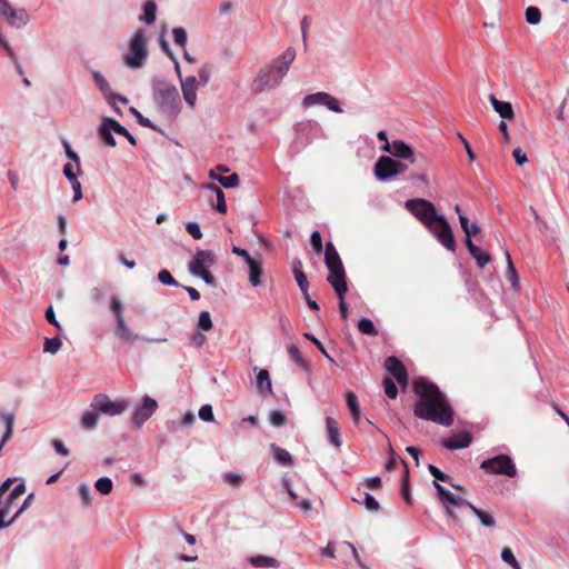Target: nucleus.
<instances>
[{"instance_id":"41","label":"nucleus","mask_w":569,"mask_h":569,"mask_svg":"<svg viewBox=\"0 0 569 569\" xmlns=\"http://www.w3.org/2000/svg\"><path fill=\"white\" fill-rule=\"evenodd\" d=\"M212 327H213V323H212L211 316H210L209 311H201L199 313L197 328L202 331H209L212 329Z\"/></svg>"},{"instance_id":"46","label":"nucleus","mask_w":569,"mask_h":569,"mask_svg":"<svg viewBox=\"0 0 569 569\" xmlns=\"http://www.w3.org/2000/svg\"><path fill=\"white\" fill-rule=\"evenodd\" d=\"M286 420H287L286 416L279 410H273L269 415V422L271 426H273L276 428H280V427L284 426Z\"/></svg>"},{"instance_id":"3","label":"nucleus","mask_w":569,"mask_h":569,"mask_svg":"<svg viewBox=\"0 0 569 569\" xmlns=\"http://www.w3.org/2000/svg\"><path fill=\"white\" fill-rule=\"evenodd\" d=\"M296 59V50L288 48L282 54L262 67L252 82V90L257 93L273 89L280 84Z\"/></svg>"},{"instance_id":"22","label":"nucleus","mask_w":569,"mask_h":569,"mask_svg":"<svg viewBox=\"0 0 569 569\" xmlns=\"http://www.w3.org/2000/svg\"><path fill=\"white\" fill-rule=\"evenodd\" d=\"M6 19L8 20L9 24L11 27L17 28V29L24 27L30 20L27 10L22 9V8H20V9L12 8V10H10V12L6 17Z\"/></svg>"},{"instance_id":"10","label":"nucleus","mask_w":569,"mask_h":569,"mask_svg":"<svg viewBox=\"0 0 569 569\" xmlns=\"http://www.w3.org/2000/svg\"><path fill=\"white\" fill-rule=\"evenodd\" d=\"M90 407L102 415L110 417L119 416L129 408L126 400L113 401L104 393H98L93 397Z\"/></svg>"},{"instance_id":"61","label":"nucleus","mask_w":569,"mask_h":569,"mask_svg":"<svg viewBox=\"0 0 569 569\" xmlns=\"http://www.w3.org/2000/svg\"><path fill=\"white\" fill-rule=\"evenodd\" d=\"M347 407L353 420H356V395L353 392L347 393Z\"/></svg>"},{"instance_id":"60","label":"nucleus","mask_w":569,"mask_h":569,"mask_svg":"<svg viewBox=\"0 0 569 569\" xmlns=\"http://www.w3.org/2000/svg\"><path fill=\"white\" fill-rule=\"evenodd\" d=\"M46 319L49 323H51L52 326H54L59 331L62 330V327L60 325V322L57 320L56 318V315H54V311H53V308L52 307H49L47 310H46Z\"/></svg>"},{"instance_id":"6","label":"nucleus","mask_w":569,"mask_h":569,"mask_svg":"<svg viewBox=\"0 0 569 569\" xmlns=\"http://www.w3.org/2000/svg\"><path fill=\"white\" fill-rule=\"evenodd\" d=\"M110 311L116 320V335L123 341L133 343L138 340L146 341L149 343H161L166 342L167 338H149L134 333L127 325L124 319V307L119 296L113 295L110 298L109 303Z\"/></svg>"},{"instance_id":"2","label":"nucleus","mask_w":569,"mask_h":569,"mask_svg":"<svg viewBox=\"0 0 569 569\" xmlns=\"http://www.w3.org/2000/svg\"><path fill=\"white\" fill-rule=\"evenodd\" d=\"M405 207L446 249L452 252L456 250L457 246L452 229L447 219L442 214L437 213L432 202L422 198H415L407 200Z\"/></svg>"},{"instance_id":"1","label":"nucleus","mask_w":569,"mask_h":569,"mask_svg":"<svg viewBox=\"0 0 569 569\" xmlns=\"http://www.w3.org/2000/svg\"><path fill=\"white\" fill-rule=\"evenodd\" d=\"M413 390L418 396L415 415L423 420L433 421L445 427L453 422V412L439 388L426 380L416 381Z\"/></svg>"},{"instance_id":"15","label":"nucleus","mask_w":569,"mask_h":569,"mask_svg":"<svg viewBox=\"0 0 569 569\" xmlns=\"http://www.w3.org/2000/svg\"><path fill=\"white\" fill-rule=\"evenodd\" d=\"M435 487H436L437 492L440 496L443 505L447 508V513L449 517H452V518L455 517L450 507H468L470 509V505H472V503L469 502L468 500L451 493L445 487L439 485L437 481H435Z\"/></svg>"},{"instance_id":"18","label":"nucleus","mask_w":569,"mask_h":569,"mask_svg":"<svg viewBox=\"0 0 569 569\" xmlns=\"http://www.w3.org/2000/svg\"><path fill=\"white\" fill-rule=\"evenodd\" d=\"M472 441L469 432L456 433L442 441V445L449 450L463 449L470 446Z\"/></svg>"},{"instance_id":"49","label":"nucleus","mask_w":569,"mask_h":569,"mask_svg":"<svg viewBox=\"0 0 569 569\" xmlns=\"http://www.w3.org/2000/svg\"><path fill=\"white\" fill-rule=\"evenodd\" d=\"M111 124L113 126L114 133L126 137L132 146L137 143L136 138L117 120L116 122H111Z\"/></svg>"},{"instance_id":"16","label":"nucleus","mask_w":569,"mask_h":569,"mask_svg":"<svg viewBox=\"0 0 569 569\" xmlns=\"http://www.w3.org/2000/svg\"><path fill=\"white\" fill-rule=\"evenodd\" d=\"M386 370L397 380V382L405 389L408 385V373L401 361L390 356L385 360Z\"/></svg>"},{"instance_id":"32","label":"nucleus","mask_w":569,"mask_h":569,"mask_svg":"<svg viewBox=\"0 0 569 569\" xmlns=\"http://www.w3.org/2000/svg\"><path fill=\"white\" fill-rule=\"evenodd\" d=\"M358 331L370 337H376L379 333L376 325L368 318H361L358 320Z\"/></svg>"},{"instance_id":"37","label":"nucleus","mask_w":569,"mask_h":569,"mask_svg":"<svg viewBox=\"0 0 569 569\" xmlns=\"http://www.w3.org/2000/svg\"><path fill=\"white\" fill-rule=\"evenodd\" d=\"M506 259H507V271H506V278L511 283L513 288H518L519 286V278L516 271V268L512 263L511 257L508 251H506Z\"/></svg>"},{"instance_id":"47","label":"nucleus","mask_w":569,"mask_h":569,"mask_svg":"<svg viewBox=\"0 0 569 569\" xmlns=\"http://www.w3.org/2000/svg\"><path fill=\"white\" fill-rule=\"evenodd\" d=\"M385 393L390 399H396L398 396V389L391 378L386 377L383 379Z\"/></svg>"},{"instance_id":"54","label":"nucleus","mask_w":569,"mask_h":569,"mask_svg":"<svg viewBox=\"0 0 569 569\" xmlns=\"http://www.w3.org/2000/svg\"><path fill=\"white\" fill-rule=\"evenodd\" d=\"M63 146H64V150H66V156L76 163V168L78 171H80V158L79 156L77 154L76 151L72 150V148L70 147L69 142L64 141L63 142Z\"/></svg>"},{"instance_id":"26","label":"nucleus","mask_w":569,"mask_h":569,"mask_svg":"<svg viewBox=\"0 0 569 569\" xmlns=\"http://www.w3.org/2000/svg\"><path fill=\"white\" fill-rule=\"evenodd\" d=\"M327 433L330 443L339 448L341 446L340 429L336 419L327 417L326 419Z\"/></svg>"},{"instance_id":"45","label":"nucleus","mask_w":569,"mask_h":569,"mask_svg":"<svg viewBox=\"0 0 569 569\" xmlns=\"http://www.w3.org/2000/svg\"><path fill=\"white\" fill-rule=\"evenodd\" d=\"M158 280L166 286L180 287V283L171 276L167 269H162L158 273Z\"/></svg>"},{"instance_id":"7","label":"nucleus","mask_w":569,"mask_h":569,"mask_svg":"<svg viewBox=\"0 0 569 569\" xmlns=\"http://www.w3.org/2000/svg\"><path fill=\"white\" fill-rule=\"evenodd\" d=\"M216 261L217 257L212 251L199 249L188 263V270L192 276L201 278L207 284L214 287L217 281L210 272V268Z\"/></svg>"},{"instance_id":"23","label":"nucleus","mask_w":569,"mask_h":569,"mask_svg":"<svg viewBox=\"0 0 569 569\" xmlns=\"http://www.w3.org/2000/svg\"><path fill=\"white\" fill-rule=\"evenodd\" d=\"M203 188L208 192V198L210 201H212V196H216V210L220 213H226L227 204L223 191L216 184H206Z\"/></svg>"},{"instance_id":"28","label":"nucleus","mask_w":569,"mask_h":569,"mask_svg":"<svg viewBox=\"0 0 569 569\" xmlns=\"http://www.w3.org/2000/svg\"><path fill=\"white\" fill-rule=\"evenodd\" d=\"M143 13L139 20L146 24H153L157 19V4L153 0H148L142 6Z\"/></svg>"},{"instance_id":"52","label":"nucleus","mask_w":569,"mask_h":569,"mask_svg":"<svg viewBox=\"0 0 569 569\" xmlns=\"http://www.w3.org/2000/svg\"><path fill=\"white\" fill-rule=\"evenodd\" d=\"M186 230L196 240H199L202 238V232H201L200 226L196 221H189L186 224Z\"/></svg>"},{"instance_id":"43","label":"nucleus","mask_w":569,"mask_h":569,"mask_svg":"<svg viewBox=\"0 0 569 569\" xmlns=\"http://www.w3.org/2000/svg\"><path fill=\"white\" fill-rule=\"evenodd\" d=\"M172 36L174 43L184 49L188 40L187 31L181 27H176L172 29Z\"/></svg>"},{"instance_id":"8","label":"nucleus","mask_w":569,"mask_h":569,"mask_svg":"<svg viewBox=\"0 0 569 569\" xmlns=\"http://www.w3.org/2000/svg\"><path fill=\"white\" fill-rule=\"evenodd\" d=\"M148 57L147 38L142 29H138L132 34L129 49L123 57L124 64L131 69H139L144 66Z\"/></svg>"},{"instance_id":"51","label":"nucleus","mask_w":569,"mask_h":569,"mask_svg":"<svg viewBox=\"0 0 569 569\" xmlns=\"http://www.w3.org/2000/svg\"><path fill=\"white\" fill-rule=\"evenodd\" d=\"M295 279L297 281V284H298L299 289L303 293V296H307L309 283H308L307 277L303 273V271L302 270H298L296 272Z\"/></svg>"},{"instance_id":"4","label":"nucleus","mask_w":569,"mask_h":569,"mask_svg":"<svg viewBox=\"0 0 569 569\" xmlns=\"http://www.w3.org/2000/svg\"><path fill=\"white\" fill-rule=\"evenodd\" d=\"M325 263L329 270L328 282L333 288L339 298V311L342 320L348 319V307L345 301V293L347 292L346 272L340 259V256L332 242L326 243L325 249Z\"/></svg>"},{"instance_id":"53","label":"nucleus","mask_w":569,"mask_h":569,"mask_svg":"<svg viewBox=\"0 0 569 569\" xmlns=\"http://www.w3.org/2000/svg\"><path fill=\"white\" fill-rule=\"evenodd\" d=\"M199 418L206 422H211L214 419L212 407L210 405H203L199 409Z\"/></svg>"},{"instance_id":"30","label":"nucleus","mask_w":569,"mask_h":569,"mask_svg":"<svg viewBox=\"0 0 569 569\" xmlns=\"http://www.w3.org/2000/svg\"><path fill=\"white\" fill-rule=\"evenodd\" d=\"M470 510L477 516L482 526L487 528H493L496 526V519L490 512L479 509L473 505H470Z\"/></svg>"},{"instance_id":"56","label":"nucleus","mask_w":569,"mask_h":569,"mask_svg":"<svg viewBox=\"0 0 569 569\" xmlns=\"http://www.w3.org/2000/svg\"><path fill=\"white\" fill-rule=\"evenodd\" d=\"M363 485L369 490H379L382 486V480L380 477H371V478H367L365 480Z\"/></svg>"},{"instance_id":"36","label":"nucleus","mask_w":569,"mask_h":569,"mask_svg":"<svg viewBox=\"0 0 569 569\" xmlns=\"http://www.w3.org/2000/svg\"><path fill=\"white\" fill-rule=\"evenodd\" d=\"M271 448L274 453V459L282 466L292 465V456L283 448L278 447L276 445H271Z\"/></svg>"},{"instance_id":"17","label":"nucleus","mask_w":569,"mask_h":569,"mask_svg":"<svg viewBox=\"0 0 569 569\" xmlns=\"http://www.w3.org/2000/svg\"><path fill=\"white\" fill-rule=\"evenodd\" d=\"M180 84L184 101L190 108H193L197 101V78L194 76H189L186 79H181Z\"/></svg>"},{"instance_id":"50","label":"nucleus","mask_w":569,"mask_h":569,"mask_svg":"<svg viewBox=\"0 0 569 569\" xmlns=\"http://www.w3.org/2000/svg\"><path fill=\"white\" fill-rule=\"evenodd\" d=\"M310 242L313 248V251L317 254L322 253L323 247H322V239L319 231L315 230L310 236Z\"/></svg>"},{"instance_id":"9","label":"nucleus","mask_w":569,"mask_h":569,"mask_svg":"<svg viewBox=\"0 0 569 569\" xmlns=\"http://www.w3.org/2000/svg\"><path fill=\"white\" fill-rule=\"evenodd\" d=\"M408 170V166L389 156H381L375 163V174L380 181H388Z\"/></svg>"},{"instance_id":"48","label":"nucleus","mask_w":569,"mask_h":569,"mask_svg":"<svg viewBox=\"0 0 569 569\" xmlns=\"http://www.w3.org/2000/svg\"><path fill=\"white\" fill-rule=\"evenodd\" d=\"M78 493L81 499L83 507H89L91 505V491L88 485L82 483L78 487Z\"/></svg>"},{"instance_id":"19","label":"nucleus","mask_w":569,"mask_h":569,"mask_svg":"<svg viewBox=\"0 0 569 569\" xmlns=\"http://www.w3.org/2000/svg\"><path fill=\"white\" fill-rule=\"evenodd\" d=\"M111 122H116V120L112 118H108V117L102 118L98 133H99L100 139L107 146L114 147L117 142L113 137L114 130H113V126L111 124Z\"/></svg>"},{"instance_id":"21","label":"nucleus","mask_w":569,"mask_h":569,"mask_svg":"<svg viewBox=\"0 0 569 569\" xmlns=\"http://www.w3.org/2000/svg\"><path fill=\"white\" fill-rule=\"evenodd\" d=\"M91 76L94 84L100 90V92L107 98L108 102H112L114 93L111 90V87L104 76L98 70H91Z\"/></svg>"},{"instance_id":"59","label":"nucleus","mask_w":569,"mask_h":569,"mask_svg":"<svg viewBox=\"0 0 569 569\" xmlns=\"http://www.w3.org/2000/svg\"><path fill=\"white\" fill-rule=\"evenodd\" d=\"M33 499H34V495L33 493L28 495V497L24 499L22 505L13 513V519H18L23 513V511L31 505Z\"/></svg>"},{"instance_id":"58","label":"nucleus","mask_w":569,"mask_h":569,"mask_svg":"<svg viewBox=\"0 0 569 569\" xmlns=\"http://www.w3.org/2000/svg\"><path fill=\"white\" fill-rule=\"evenodd\" d=\"M224 480L232 487H238L242 482V477L237 472H228L224 475Z\"/></svg>"},{"instance_id":"40","label":"nucleus","mask_w":569,"mask_h":569,"mask_svg":"<svg viewBox=\"0 0 569 569\" xmlns=\"http://www.w3.org/2000/svg\"><path fill=\"white\" fill-rule=\"evenodd\" d=\"M361 503L371 513L378 512L381 509V506L378 502V500L369 492H365L363 501Z\"/></svg>"},{"instance_id":"38","label":"nucleus","mask_w":569,"mask_h":569,"mask_svg":"<svg viewBox=\"0 0 569 569\" xmlns=\"http://www.w3.org/2000/svg\"><path fill=\"white\" fill-rule=\"evenodd\" d=\"M62 342L58 337L46 338L43 342V351L56 355L61 349Z\"/></svg>"},{"instance_id":"11","label":"nucleus","mask_w":569,"mask_h":569,"mask_svg":"<svg viewBox=\"0 0 569 569\" xmlns=\"http://www.w3.org/2000/svg\"><path fill=\"white\" fill-rule=\"evenodd\" d=\"M480 467L487 472L503 475L510 478H513L517 475L516 465L507 455H499L493 458L486 459L481 462Z\"/></svg>"},{"instance_id":"34","label":"nucleus","mask_w":569,"mask_h":569,"mask_svg":"<svg viewBox=\"0 0 569 569\" xmlns=\"http://www.w3.org/2000/svg\"><path fill=\"white\" fill-rule=\"evenodd\" d=\"M250 563L254 567H271V568H278L279 562L277 559L268 556H254L250 558Z\"/></svg>"},{"instance_id":"13","label":"nucleus","mask_w":569,"mask_h":569,"mask_svg":"<svg viewBox=\"0 0 569 569\" xmlns=\"http://www.w3.org/2000/svg\"><path fill=\"white\" fill-rule=\"evenodd\" d=\"M302 106L305 108H310L313 106H325L333 112H342L339 100L331 96L330 93L322 91L307 94L302 100Z\"/></svg>"},{"instance_id":"57","label":"nucleus","mask_w":569,"mask_h":569,"mask_svg":"<svg viewBox=\"0 0 569 569\" xmlns=\"http://www.w3.org/2000/svg\"><path fill=\"white\" fill-rule=\"evenodd\" d=\"M130 111L132 114H134L139 124L146 128H154L153 123L148 118H144L136 108L131 107Z\"/></svg>"},{"instance_id":"42","label":"nucleus","mask_w":569,"mask_h":569,"mask_svg":"<svg viewBox=\"0 0 569 569\" xmlns=\"http://www.w3.org/2000/svg\"><path fill=\"white\" fill-rule=\"evenodd\" d=\"M288 355H289V358L296 362L298 366L302 367V368H306L307 367V362L305 361V359L302 358L301 356V352L298 348V346L296 345H290L288 347Z\"/></svg>"},{"instance_id":"33","label":"nucleus","mask_w":569,"mask_h":569,"mask_svg":"<svg viewBox=\"0 0 569 569\" xmlns=\"http://www.w3.org/2000/svg\"><path fill=\"white\" fill-rule=\"evenodd\" d=\"M210 178L217 180L224 188H234L239 184V177L237 173L220 176L211 172Z\"/></svg>"},{"instance_id":"64","label":"nucleus","mask_w":569,"mask_h":569,"mask_svg":"<svg viewBox=\"0 0 569 569\" xmlns=\"http://www.w3.org/2000/svg\"><path fill=\"white\" fill-rule=\"evenodd\" d=\"M210 76H211L210 70L207 67L200 68L199 72H198V77H199L198 82L206 86L210 80Z\"/></svg>"},{"instance_id":"55","label":"nucleus","mask_w":569,"mask_h":569,"mask_svg":"<svg viewBox=\"0 0 569 569\" xmlns=\"http://www.w3.org/2000/svg\"><path fill=\"white\" fill-rule=\"evenodd\" d=\"M501 559L508 563L510 567L512 566H517V562L518 560L516 559V557L513 556V552L511 551L510 548H507L505 547L502 550H501Z\"/></svg>"},{"instance_id":"14","label":"nucleus","mask_w":569,"mask_h":569,"mask_svg":"<svg viewBox=\"0 0 569 569\" xmlns=\"http://www.w3.org/2000/svg\"><path fill=\"white\" fill-rule=\"evenodd\" d=\"M158 402L149 396H144L142 402L136 407L132 413V421L137 428L141 426L154 413Z\"/></svg>"},{"instance_id":"35","label":"nucleus","mask_w":569,"mask_h":569,"mask_svg":"<svg viewBox=\"0 0 569 569\" xmlns=\"http://www.w3.org/2000/svg\"><path fill=\"white\" fill-rule=\"evenodd\" d=\"M257 388L260 392L267 390L268 392L272 391L271 380L268 370L261 369L257 375Z\"/></svg>"},{"instance_id":"29","label":"nucleus","mask_w":569,"mask_h":569,"mask_svg":"<svg viewBox=\"0 0 569 569\" xmlns=\"http://www.w3.org/2000/svg\"><path fill=\"white\" fill-rule=\"evenodd\" d=\"M0 418L3 420L4 426H6V431L0 440V451H1L3 446L6 445V442L9 441L13 435L14 416H13V413L1 412Z\"/></svg>"},{"instance_id":"63","label":"nucleus","mask_w":569,"mask_h":569,"mask_svg":"<svg viewBox=\"0 0 569 569\" xmlns=\"http://www.w3.org/2000/svg\"><path fill=\"white\" fill-rule=\"evenodd\" d=\"M430 473L435 477L436 480H439V481H447L448 480V476L442 472L441 470H439L436 466L433 465H429L428 467Z\"/></svg>"},{"instance_id":"31","label":"nucleus","mask_w":569,"mask_h":569,"mask_svg":"<svg viewBox=\"0 0 569 569\" xmlns=\"http://www.w3.org/2000/svg\"><path fill=\"white\" fill-rule=\"evenodd\" d=\"M98 411H84L81 416L80 425L86 430H93L98 425Z\"/></svg>"},{"instance_id":"12","label":"nucleus","mask_w":569,"mask_h":569,"mask_svg":"<svg viewBox=\"0 0 569 569\" xmlns=\"http://www.w3.org/2000/svg\"><path fill=\"white\" fill-rule=\"evenodd\" d=\"M380 150L391 154V158L396 160H405L410 162L411 164L416 163L419 158H423L422 154H416L413 149L406 143L403 140L396 139L391 142H387V144H382Z\"/></svg>"},{"instance_id":"24","label":"nucleus","mask_w":569,"mask_h":569,"mask_svg":"<svg viewBox=\"0 0 569 569\" xmlns=\"http://www.w3.org/2000/svg\"><path fill=\"white\" fill-rule=\"evenodd\" d=\"M489 101L495 111L503 119H513L515 112L510 102L500 101L493 94L489 97Z\"/></svg>"},{"instance_id":"27","label":"nucleus","mask_w":569,"mask_h":569,"mask_svg":"<svg viewBox=\"0 0 569 569\" xmlns=\"http://www.w3.org/2000/svg\"><path fill=\"white\" fill-rule=\"evenodd\" d=\"M249 267V282L252 287H259L262 284L261 276H262V267L259 261L256 259H251L247 262Z\"/></svg>"},{"instance_id":"39","label":"nucleus","mask_w":569,"mask_h":569,"mask_svg":"<svg viewBox=\"0 0 569 569\" xmlns=\"http://www.w3.org/2000/svg\"><path fill=\"white\" fill-rule=\"evenodd\" d=\"M94 488L101 493V495H109L112 491L113 483L112 480L109 477H101L99 478L96 483Z\"/></svg>"},{"instance_id":"5","label":"nucleus","mask_w":569,"mask_h":569,"mask_svg":"<svg viewBox=\"0 0 569 569\" xmlns=\"http://www.w3.org/2000/svg\"><path fill=\"white\" fill-rule=\"evenodd\" d=\"M152 98L159 111L167 118H174L180 112L181 100L178 89L162 79L152 80Z\"/></svg>"},{"instance_id":"25","label":"nucleus","mask_w":569,"mask_h":569,"mask_svg":"<svg viewBox=\"0 0 569 569\" xmlns=\"http://www.w3.org/2000/svg\"><path fill=\"white\" fill-rule=\"evenodd\" d=\"M466 246L470 254L476 259L479 268H483L491 260L490 254L485 252L481 248L477 247L472 240L466 241Z\"/></svg>"},{"instance_id":"44","label":"nucleus","mask_w":569,"mask_h":569,"mask_svg":"<svg viewBox=\"0 0 569 569\" xmlns=\"http://www.w3.org/2000/svg\"><path fill=\"white\" fill-rule=\"evenodd\" d=\"M525 16L529 24H538L541 21V12L537 7L527 8Z\"/></svg>"},{"instance_id":"20","label":"nucleus","mask_w":569,"mask_h":569,"mask_svg":"<svg viewBox=\"0 0 569 569\" xmlns=\"http://www.w3.org/2000/svg\"><path fill=\"white\" fill-rule=\"evenodd\" d=\"M26 492V486L23 480H21L8 495L2 498V503L0 509L7 510L10 512L13 508L17 499H19Z\"/></svg>"},{"instance_id":"62","label":"nucleus","mask_w":569,"mask_h":569,"mask_svg":"<svg viewBox=\"0 0 569 569\" xmlns=\"http://www.w3.org/2000/svg\"><path fill=\"white\" fill-rule=\"evenodd\" d=\"M51 445L58 455L63 456V457H67L69 455V450L67 449V447L63 445V442L61 440L53 439L51 441Z\"/></svg>"}]
</instances>
